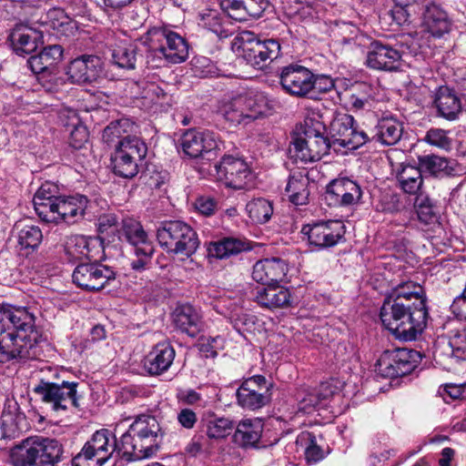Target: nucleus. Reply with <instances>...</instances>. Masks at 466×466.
I'll use <instances>...</instances> for the list:
<instances>
[{
    "instance_id": "nucleus-1",
    "label": "nucleus",
    "mask_w": 466,
    "mask_h": 466,
    "mask_svg": "<svg viewBox=\"0 0 466 466\" xmlns=\"http://www.w3.org/2000/svg\"><path fill=\"white\" fill-rule=\"evenodd\" d=\"M164 432L156 417H137L117 441L106 429L96 431L72 459V466H102L115 451L127 461L152 457L160 447Z\"/></svg>"
},
{
    "instance_id": "nucleus-2",
    "label": "nucleus",
    "mask_w": 466,
    "mask_h": 466,
    "mask_svg": "<svg viewBox=\"0 0 466 466\" xmlns=\"http://www.w3.org/2000/svg\"><path fill=\"white\" fill-rule=\"evenodd\" d=\"M40 339L35 317L25 308H0V363L35 358Z\"/></svg>"
},
{
    "instance_id": "nucleus-3",
    "label": "nucleus",
    "mask_w": 466,
    "mask_h": 466,
    "mask_svg": "<svg viewBox=\"0 0 466 466\" xmlns=\"http://www.w3.org/2000/svg\"><path fill=\"white\" fill-rule=\"evenodd\" d=\"M380 318L382 325L397 339L412 341L426 328L429 312L423 300L414 303L403 299L398 301L385 299Z\"/></svg>"
},
{
    "instance_id": "nucleus-4",
    "label": "nucleus",
    "mask_w": 466,
    "mask_h": 466,
    "mask_svg": "<svg viewBox=\"0 0 466 466\" xmlns=\"http://www.w3.org/2000/svg\"><path fill=\"white\" fill-rule=\"evenodd\" d=\"M62 442L54 438H27L11 451L15 466H57L64 458Z\"/></svg>"
},
{
    "instance_id": "nucleus-5",
    "label": "nucleus",
    "mask_w": 466,
    "mask_h": 466,
    "mask_svg": "<svg viewBox=\"0 0 466 466\" xmlns=\"http://www.w3.org/2000/svg\"><path fill=\"white\" fill-rule=\"evenodd\" d=\"M149 49L147 63L151 67H162L165 62L180 64L188 56V45L185 38L167 28L155 27L147 32Z\"/></svg>"
},
{
    "instance_id": "nucleus-6",
    "label": "nucleus",
    "mask_w": 466,
    "mask_h": 466,
    "mask_svg": "<svg viewBox=\"0 0 466 466\" xmlns=\"http://www.w3.org/2000/svg\"><path fill=\"white\" fill-rule=\"evenodd\" d=\"M160 247L168 254L183 255L190 258L199 246L197 232L181 220H166L157 230Z\"/></svg>"
},
{
    "instance_id": "nucleus-7",
    "label": "nucleus",
    "mask_w": 466,
    "mask_h": 466,
    "mask_svg": "<svg viewBox=\"0 0 466 466\" xmlns=\"http://www.w3.org/2000/svg\"><path fill=\"white\" fill-rule=\"evenodd\" d=\"M325 125L314 118H306L302 136L296 137L293 147L296 157L304 162H315L329 154L330 139L325 135Z\"/></svg>"
},
{
    "instance_id": "nucleus-8",
    "label": "nucleus",
    "mask_w": 466,
    "mask_h": 466,
    "mask_svg": "<svg viewBox=\"0 0 466 466\" xmlns=\"http://www.w3.org/2000/svg\"><path fill=\"white\" fill-rule=\"evenodd\" d=\"M147 147L136 136H126L117 142L111 156V164L115 175L123 178H133L139 172V167L146 157Z\"/></svg>"
},
{
    "instance_id": "nucleus-9",
    "label": "nucleus",
    "mask_w": 466,
    "mask_h": 466,
    "mask_svg": "<svg viewBox=\"0 0 466 466\" xmlns=\"http://www.w3.org/2000/svg\"><path fill=\"white\" fill-rule=\"evenodd\" d=\"M79 382L60 380L56 381L41 380L34 392L41 400L50 404L55 411H66L69 407L80 408L82 394L78 391Z\"/></svg>"
},
{
    "instance_id": "nucleus-10",
    "label": "nucleus",
    "mask_w": 466,
    "mask_h": 466,
    "mask_svg": "<svg viewBox=\"0 0 466 466\" xmlns=\"http://www.w3.org/2000/svg\"><path fill=\"white\" fill-rule=\"evenodd\" d=\"M238 40L242 50V56L246 62L257 69H262L277 59L281 53V45L279 39H260L254 33L243 32Z\"/></svg>"
},
{
    "instance_id": "nucleus-11",
    "label": "nucleus",
    "mask_w": 466,
    "mask_h": 466,
    "mask_svg": "<svg viewBox=\"0 0 466 466\" xmlns=\"http://www.w3.org/2000/svg\"><path fill=\"white\" fill-rule=\"evenodd\" d=\"M269 108L264 96H238L224 103L220 115L232 126L248 125L266 116Z\"/></svg>"
},
{
    "instance_id": "nucleus-12",
    "label": "nucleus",
    "mask_w": 466,
    "mask_h": 466,
    "mask_svg": "<svg viewBox=\"0 0 466 466\" xmlns=\"http://www.w3.org/2000/svg\"><path fill=\"white\" fill-rule=\"evenodd\" d=\"M418 359L419 352L407 348L385 350L375 364V372L382 378L403 377L414 370Z\"/></svg>"
},
{
    "instance_id": "nucleus-13",
    "label": "nucleus",
    "mask_w": 466,
    "mask_h": 466,
    "mask_svg": "<svg viewBox=\"0 0 466 466\" xmlns=\"http://www.w3.org/2000/svg\"><path fill=\"white\" fill-rule=\"evenodd\" d=\"M331 144L348 149H357L369 142V134L358 130L351 115L341 114L333 118L329 125Z\"/></svg>"
},
{
    "instance_id": "nucleus-14",
    "label": "nucleus",
    "mask_w": 466,
    "mask_h": 466,
    "mask_svg": "<svg viewBox=\"0 0 466 466\" xmlns=\"http://www.w3.org/2000/svg\"><path fill=\"white\" fill-rule=\"evenodd\" d=\"M73 282L82 289L99 291L116 279V272L97 261L81 263L74 270Z\"/></svg>"
},
{
    "instance_id": "nucleus-15",
    "label": "nucleus",
    "mask_w": 466,
    "mask_h": 466,
    "mask_svg": "<svg viewBox=\"0 0 466 466\" xmlns=\"http://www.w3.org/2000/svg\"><path fill=\"white\" fill-rule=\"evenodd\" d=\"M183 152L190 158H202L208 161L217 157L218 137L211 131L189 129L181 137Z\"/></svg>"
},
{
    "instance_id": "nucleus-16",
    "label": "nucleus",
    "mask_w": 466,
    "mask_h": 466,
    "mask_svg": "<svg viewBox=\"0 0 466 466\" xmlns=\"http://www.w3.org/2000/svg\"><path fill=\"white\" fill-rule=\"evenodd\" d=\"M218 180L227 187L236 190L247 188L252 181V174L248 164L240 158L224 156L216 166Z\"/></svg>"
},
{
    "instance_id": "nucleus-17",
    "label": "nucleus",
    "mask_w": 466,
    "mask_h": 466,
    "mask_svg": "<svg viewBox=\"0 0 466 466\" xmlns=\"http://www.w3.org/2000/svg\"><path fill=\"white\" fill-rule=\"evenodd\" d=\"M301 232L310 245L322 249L337 245L344 237L345 227L339 220L320 221L303 226Z\"/></svg>"
},
{
    "instance_id": "nucleus-18",
    "label": "nucleus",
    "mask_w": 466,
    "mask_h": 466,
    "mask_svg": "<svg viewBox=\"0 0 466 466\" xmlns=\"http://www.w3.org/2000/svg\"><path fill=\"white\" fill-rule=\"evenodd\" d=\"M104 62L95 55H82L69 62L67 79L71 84L86 85L96 81L103 74Z\"/></svg>"
},
{
    "instance_id": "nucleus-19",
    "label": "nucleus",
    "mask_w": 466,
    "mask_h": 466,
    "mask_svg": "<svg viewBox=\"0 0 466 466\" xmlns=\"http://www.w3.org/2000/svg\"><path fill=\"white\" fill-rule=\"evenodd\" d=\"M313 72L306 66L290 64L283 66L279 73V84L289 95L299 98H309Z\"/></svg>"
},
{
    "instance_id": "nucleus-20",
    "label": "nucleus",
    "mask_w": 466,
    "mask_h": 466,
    "mask_svg": "<svg viewBox=\"0 0 466 466\" xmlns=\"http://www.w3.org/2000/svg\"><path fill=\"white\" fill-rule=\"evenodd\" d=\"M361 197L360 184L346 177L331 180L326 187L325 199L329 206H353L360 203Z\"/></svg>"
},
{
    "instance_id": "nucleus-21",
    "label": "nucleus",
    "mask_w": 466,
    "mask_h": 466,
    "mask_svg": "<svg viewBox=\"0 0 466 466\" xmlns=\"http://www.w3.org/2000/svg\"><path fill=\"white\" fill-rule=\"evenodd\" d=\"M63 52L59 45L47 46L38 55L32 56L28 59V65L35 74L40 75L39 79L42 82L57 80L56 65L62 60Z\"/></svg>"
},
{
    "instance_id": "nucleus-22",
    "label": "nucleus",
    "mask_w": 466,
    "mask_h": 466,
    "mask_svg": "<svg viewBox=\"0 0 466 466\" xmlns=\"http://www.w3.org/2000/svg\"><path fill=\"white\" fill-rule=\"evenodd\" d=\"M253 300L261 308L270 310L292 306L289 289L279 284L257 286L251 290Z\"/></svg>"
},
{
    "instance_id": "nucleus-23",
    "label": "nucleus",
    "mask_w": 466,
    "mask_h": 466,
    "mask_svg": "<svg viewBox=\"0 0 466 466\" xmlns=\"http://www.w3.org/2000/svg\"><path fill=\"white\" fill-rule=\"evenodd\" d=\"M400 58L398 49L375 40L369 46L366 65L374 70L394 71L399 68Z\"/></svg>"
},
{
    "instance_id": "nucleus-24",
    "label": "nucleus",
    "mask_w": 466,
    "mask_h": 466,
    "mask_svg": "<svg viewBox=\"0 0 466 466\" xmlns=\"http://www.w3.org/2000/svg\"><path fill=\"white\" fill-rule=\"evenodd\" d=\"M288 273V264L279 258L258 260L253 266L252 278L261 286L279 284Z\"/></svg>"
},
{
    "instance_id": "nucleus-25",
    "label": "nucleus",
    "mask_w": 466,
    "mask_h": 466,
    "mask_svg": "<svg viewBox=\"0 0 466 466\" xmlns=\"http://www.w3.org/2000/svg\"><path fill=\"white\" fill-rule=\"evenodd\" d=\"M43 37L41 31L18 25L10 32L8 40L16 55L25 56L32 54L39 45H43Z\"/></svg>"
},
{
    "instance_id": "nucleus-26",
    "label": "nucleus",
    "mask_w": 466,
    "mask_h": 466,
    "mask_svg": "<svg viewBox=\"0 0 466 466\" xmlns=\"http://www.w3.org/2000/svg\"><path fill=\"white\" fill-rule=\"evenodd\" d=\"M337 388L329 382L321 383L316 389H306L297 393L299 410L304 413H311L323 409L336 393Z\"/></svg>"
},
{
    "instance_id": "nucleus-27",
    "label": "nucleus",
    "mask_w": 466,
    "mask_h": 466,
    "mask_svg": "<svg viewBox=\"0 0 466 466\" xmlns=\"http://www.w3.org/2000/svg\"><path fill=\"white\" fill-rule=\"evenodd\" d=\"M422 31L434 38H441L449 34L451 21L447 13L437 5H427L421 23Z\"/></svg>"
},
{
    "instance_id": "nucleus-28",
    "label": "nucleus",
    "mask_w": 466,
    "mask_h": 466,
    "mask_svg": "<svg viewBox=\"0 0 466 466\" xmlns=\"http://www.w3.org/2000/svg\"><path fill=\"white\" fill-rule=\"evenodd\" d=\"M175 356L176 351L169 343H158L147 355L144 368L152 376L161 375L170 368Z\"/></svg>"
},
{
    "instance_id": "nucleus-29",
    "label": "nucleus",
    "mask_w": 466,
    "mask_h": 466,
    "mask_svg": "<svg viewBox=\"0 0 466 466\" xmlns=\"http://www.w3.org/2000/svg\"><path fill=\"white\" fill-rule=\"evenodd\" d=\"M88 199L84 195L59 196L57 224H74L84 218Z\"/></svg>"
},
{
    "instance_id": "nucleus-30",
    "label": "nucleus",
    "mask_w": 466,
    "mask_h": 466,
    "mask_svg": "<svg viewBox=\"0 0 466 466\" xmlns=\"http://www.w3.org/2000/svg\"><path fill=\"white\" fill-rule=\"evenodd\" d=\"M433 102L438 116L449 121L456 120L461 113L460 97L455 90L447 86H441L436 90Z\"/></svg>"
},
{
    "instance_id": "nucleus-31",
    "label": "nucleus",
    "mask_w": 466,
    "mask_h": 466,
    "mask_svg": "<svg viewBox=\"0 0 466 466\" xmlns=\"http://www.w3.org/2000/svg\"><path fill=\"white\" fill-rule=\"evenodd\" d=\"M173 322L177 329L195 338L202 329L201 316L190 304L177 306L173 312Z\"/></svg>"
},
{
    "instance_id": "nucleus-32",
    "label": "nucleus",
    "mask_w": 466,
    "mask_h": 466,
    "mask_svg": "<svg viewBox=\"0 0 466 466\" xmlns=\"http://www.w3.org/2000/svg\"><path fill=\"white\" fill-rule=\"evenodd\" d=\"M402 130L401 123L396 118H381L371 134H369V142L376 141L386 146L395 145L400 139Z\"/></svg>"
},
{
    "instance_id": "nucleus-33",
    "label": "nucleus",
    "mask_w": 466,
    "mask_h": 466,
    "mask_svg": "<svg viewBox=\"0 0 466 466\" xmlns=\"http://www.w3.org/2000/svg\"><path fill=\"white\" fill-rule=\"evenodd\" d=\"M233 441L241 448H254L258 443L263 424L260 420H244L236 426Z\"/></svg>"
},
{
    "instance_id": "nucleus-34",
    "label": "nucleus",
    "mask_w": 466,
    "mask_h": 466,
    "mask_svg": "<svg viewBox=\"0 0 466 466\" xmlns=\"http://www.w3.org/2000/svg\"><path fill=\"white\" fill-rule=\"evenodd\" d=\"M199 25L214 33L220 39L228 38L233 34V25L227 16L215 9L206 10L199 15Z\"/></svg>"
},
{
    "instance_id": "nucleus-35",
    "label": "nucleus",
    "mask_w": 466,
    "mask_h": 466,
    "mask_svg": "<svg viewBox=\"0 0 466 466\" xmlns=\"http://www.w3.org/2000/svg\"><path fill=\"white\" fill-rule=\"evenodd\" d=\"M251 248L248 241L238 238H223L216 242H211L208 248V256L223 259L230 256L238 255Z\"/></svg>"
},
{
    "instance_id": "nucleus-36",
    "label": "nucleus",
    "mask_w": 466,
    "mask_h": 466,
    "mask_svg": "<svg viewBox=\"0 0 466 466\" xmlns=\"http://www.w3.org/2000/svg\"><path fill=\"white\" fill-rule=\"evenodd\" d=\"M414 208L420 223L431 226L433 231H436V228L441 229L440 210L433 199L419 193L414 201Z\"/></svg>"
},
{
    "instance_id": "nucleus-37",
    "label": "nucleus",
    "mask_w": 466,
    "mask_h": 466,
    "mask_svg": "<svg viewBox=\"0 0 466 466\" xmlns=\"http://www.w3.org/2000/svg\"><path fill=\"white\" fill-rule=\"evenodd\" d=\"M17 246L22 255L28 256L35 251L43 240V233L38 226L17 224Z\"/></svg>"
},
{
    "instance_id": "nucleus-38",
    "label": "nucleus",
    "mask_w": 466,
    "mask_h": 466,
    "mask_svg": "<svg viewBox=\"0 0 466 466\" xmlns=\"http://www.w3.org/2000/svg\"><path fill=\"white\" fill-rule=\"evenodd\" d=\"M309 179L304 172H294L289 176L285 190L292 204L299 206L308 203L309 196Z\"/></svg>"
},
{
    "instance_id": "nucleus-39",
    "label": "nucleus",
    "mask_w": 466,
    "mask_h": 466,
    "mask_svg": "<svg viewBox=\"0 0 466 466\" xmlns=\"http://www.w3.org/2000/svg\"><path fill=\"white\" fill-rule=\"evenodd\" d=\"M3 427H9L10 434L6 432L3 434L4 438L14 436L15 431H22L27 426L25 413L21 410L18 403L12 400H7L5 404L1 415Z\"/></svg>"
},
{
    "instance_id": "nucleus-40",
    "label": "nucleus",
    "mask_w": 466,
    "mask_h": 466,
    "mask_svg": "<svg viewBox=\"0 0 466 466\" xmlns=\"http://www.w3.org/2000/svg\"><path fill=\"white\" fill-rule=\"evenodd\" d=\"M118 234L120 239H125L134 248L143 247L144 244H152L140 222L132 218H122Z\"/></svg>"
},
{
    "instance_id": "nucleus-41",
    "label": "nucleus",
    "mask_w": 466,
    "mask_h": 466,
    "mask_svg": "<svg viewBox=\"0 0 466 466\" xmlns=\"http://www.w3.org/2000/svg\"><path fill=\"white\" fill-rule=\"evenodd\" d=\"M418 164L421 170L431 175L444 174L446 176L456 175V164L454 161L434 154L418 157Z\"/></svg>"
},
{
    "instance_id": "nucleus-42",
    "label": "nucleus",
    "mask_w": 466,
    "mask_h": 466,
    "mask_svg": "<svg viewBox=\"0 0 466 466\" xmlns=\"http://www.w3.org/2000/svg\"><path fill=\"white\" fill-rule=\"evenodd\" d=\"M202 423L209 439H224L236 426L235 421L229 418L218 417L214 413H207L202 419Z\"/></svg>"
},
{
    "instance_id": "nucleus-43",
    "label": "nucleus",
    "mask_w": 466,
    "mask_h": 466,
    "mask_svg": "<svg viewBox=\"0 0 466 466\" xmlns=\"http://www.w3.org/2000/svg\"><path fill=\"white\" fill-rule=\"evenodd\" d=\"M385 299H390L392 301H398L400 299H403L409 302L414 303L423 300L424 305L427 303L424 289L413 281L400 283Z\"/></svg>"
},
{
    "instance_id": "nucleus-44",
    "label": "nucleus",
    "mask_w": 466,
    "mask_h": 466,
    "mask_svg": "<svg viewBox=\"0 0 466 466\" xmlns=\"http://www.w3.org/2000/svg\"><path fill=\"white\" fill-rule=\"evenodd\" d=\"M136 128L135 124L128 118L112 121L103 131L102 139L108 146H116L119 140L130 134Z\"/></svg>"
},
{
    "instance_id": "nucleus-45",
    "label": "nucleus",
    "mask_w": 466,
    "mask_h": 466,
    "mask_svg": "<svg viewBox=\"0 0 466 466\" xmlns=\"http://www.w3.org/2000/svg\"><path fill=\"white\" fill-rule=\"evenodd\" d=\"M397 180L401 189L410 195L417 194L422 187L421 169L413 166L402 167L397 174Z\"/></svg>"
},
{
    "instance_id": "nucleus-46",
    "label": "nucleus",
    "mask_w": 466,
    "mask_h": 466,
    "mask_svg": "<svg viewBox=\"0 0 466 466\" xmlns=\"http://www.w3.org/2000/svg\"><path fill=\"white\" fill-rule=\"evenodd\" d=\"M69 122L65 125L72 127L69 130V146L75 149H81L88 141L89 133L86 126H84L77 116L76 111L67 110Z\"/></svg>"
},
{
    "instance_id": "nucleus-47",
    "label": "nucleus",
    "mask_w": 466,
    "mask_h": 466,
    "mask_svg": "<svg viewBox=\"0 0 466 466\" xmlns=\"http://www.w3.org/2000/svg\"><path fill=\"white\" fill-rule=\"evenodd\" d=\"M45 24L61 35H67L75 28L73 19L60 7H54L47 11Z\"/></svg>"
},
{
    "instance_id": "nucleus-48",
    "label": "nucleus",
    "mask_w": 466,
    "mask_h": 466,
    "mask_svg": "<svg viewBox=\"0 0 466 466\" xmlns=\"http://www.w3.org/2000/svg\"><path fill=\"white\" fill-rule=\"evenodd\" d=\"M143 98L159 111H167L172 105V96L155 83L147 84L143 90Z\"/></svg>"
},
{
    "instance_id": "nucleus-49",
    "label": "nucleus",
    "mask_w": 466,
    "mask_h": 466,
    "mask_svg": "<svg viewBox=\"0 0 466 466\" xmlns=\"http://www.w3.org/2000/svg\"><path fill=\"white\" fill-rule=\"evenodd\" d=\"M253 391L254 390L243 389L240 385L236 392L238 404L245 410H258L270 403L262 392Z\"/></svg>"
},
{
    "instance_id": "nucleus-50",
    "label": "nucleus",
    "mask_w": 466,
    "mask_h": 466,
    "mask_svg": "<svg viewBox=\"0 0 466 466\" xmlns=\"http://www.w3.org/2000/svg\"><path fill=\"white\" fill-rule=\"evenodd\" d=\"M246 210L252 221L258 224L268 222L273 214L271 203L265 198H256L249 201L246 206Z\"/></svg>"
},
{
    "instance_id": "nucleus-51",
    "label": "nucleus",
    "mask_w": 466,
    "mask_h": 466,
    "mask_svg": "<svg viewBox=\"0 0 466 466\" xmlns=\"http://www.w3.org/2000/svg\"><path fill=\"white\" fill-rule=\"evenodd\" d=\"M112 59L121 68L134 69L137 63V47L132 44L120 45L113 50Z\"/></svg>"
},
{
    "instance_id": "nucleus-52",
    "label": "nucleus",
    "mask_w": 466,
    "mask_h": 466,
    "mask_svg": "<svg viewBox=\"0 0 466 466\" xmlns=\"http://www.w3.org/2000/svg\"><path fill=\"white\" fill-rule=\"evenodd\" d=\"M58 205L59 197L48 199L47 201L34 203L35 210L41 220L56 224H57V218H59L58 216L56 217L59 209Z\"/></svg>"
},
{
    "instance_id": "nucleus-53",
    "label": "nucleus",
    "mask_w": 466,
    "mask_h": 466,
    "mask_svg": "<svg viewBox=\"0 0 466 466\" xmlns=\"http://www.w3.org/2000/svg\"><path fill=\"white\" fill-rule=\"evenodd\" d=\"M335 87L334 79L327 75H315L311 78L309 98L319 99L320 95L331 91Z\"/></svg>"
},
{
    "instance_id": "nucleus-54",
    "label": "nucleus",
    "mask_w": 466,
    "mask_h": 466,
    "mask_svg": "<svg viewBox=\"0 0 466 466\" xmlns=\"http://www.w3.org/2000/svg\"><path fill=\"white\" fill-rule=\"evenodd\" d=\"M243 389L254 390L253 392H262L271 401L273 382L268 381L262 375H254L243 380L241 383Z\"/></svg>"
},
{
    "instance_id": "nucleus-55",
    "label": "nucleus",
    "mask_w": 466,
    "mask_h": 466,
    "mask_svg": "<svg viewBox=\"0 0 466 466\" xmlns=\"http://www.w3.org/2000/svg\"><path fill=\"white\" fill-rule=\"evenodd\" d=\"M154 251L153 244H144L143 247L135 248L134 252L137 258L131 261L132 269L136 271L145 269L147 264L150 263Z\"/></svg>"
},
{
    "instance_id": "nucleus-56",
    "label": "nucleus",
    "mask_w": 466,
    "mask_h": 466,
    "mask_svg": "<svg viewBox=\"0 0 466 466\" xmlns=\"http://www.w3.org/2000/svg\"><path fill=\"white\" fill-rule=\"evenodd\" d=\"M424 141L442 149H448L451 145V139L448 137V131L441 128L429 129L424 137Z\"/></svg>"
},
{
    "instance_id": "nucleus-57",
    "label": "nucleus",
    "mask_w": 466,
    "mask_h": 466,
    "mask_svg": "<svg viewBox=\"0 0 466 466\" xmlns=\"http://www.w3.org/2000/svg\"><path fill=\"white\" fill-rule=\"evenodd\" d=\"M245 0H224L221 6L228 16L236 21H247L245 15Z\"/></svg>"
},
{
    "instance_id": "nucleus-58",
    "label": "nucleus",
    "mask_w": 466,
    "mask_h": 466,
    "mask_svg": "<svg viewBox=\"0 0 466 466\" xmlns=\"http://www.w3.org/2000/svg\"><path fill=\"white\" fill-rule=\"evenodd\" d=\"M245 15L248 17L258 18L269 5L268 0H245Z\"/></svg>"
},
{
    "instance_id": "nucleus-59",
    "label": "nucleus",
    "mask_w": 466,
    "mask_h": 466,
    "mask_svg": "<svg viewBox=\"0 0 466 466\" xmlns=\"http://www.w3.org/2000/svg\"><path fill=\"white\" fill-rule=\"evenodd\" d=\"M195 208L200 214L209 217L216 212L218 202L209 196H201L196 199Z\"/></svg>"
},
{
    "instance_id": "nucleus-60",
    "label": "nucleus",
    "mask_w": 466,
    "mask_h": 466,
    "mask_svg": "<svg viewBox=\"0 0 466 466\" xmlns=\"http://www.w3.org/2000/svg\"><path fill=\"white\" fill-rule=\"evenodd\" d=\"M97 228L101 234L114 232L115 230L118 232L117 216L113 213L101 215L98 218Z\"/></svg>"
},
{
    "instance_id": "nucleus-61",
    "label": "nucleus",
    "mask_w": 466,
    "mask_h": 466,
    "mask_svg": "<svg viewBox=\"0 0 466 466\" xmlns=\"http://www.w3.org/2000/svg\"><path fill=\"white\" fill-rule=\"evenodd\" d=\"M309 445L305 450V457L309 462H317L323 458V450L317 444L316 437L312 433L307 434Z\"/></svg>"
},
{
    "instance_id": "nucleus-62",
    "label": "nucleus",
    "mask_w": 466,
    "mask_h": 466,
    "mask_svg": "<svg viewBox=\"0 0 466 466\" xmlns=\"http://www.w3.org/2000/svg\"><path fill=\"white\" fill-rule=\"evenodd\" d=\"M57 193V188L56 186L50 183H45L43 184L36 193L34 196L33 203H37L40 201H47L51 198H56L58 196L56 194Z\"/></svg>"
},
{
    "instance_id": "nucleus-63",
    "label": "nucleus",
    "mask_w": 466,
    "mask_h": 466,
    "mask_svg": "<svg viewBox=\"0 0 466 466\" xmlns=\"http://www.w3.org/2000/svg\"><path fill=\"white\" fill-rule=\"evenodd\" d=\"M177 420L183 427H185L187 429H191L194 427V425L197 421V415L190 409H183L178 413Z\"/></svg>"
},
{
    "instance_id": "nucleus-64",
    "label": "nucleus",
    "mask_w": 466,
    "mask_h": 466,
    "mask_svg": "<svg viewBox=\"0 0 466 466\" xmlns=\"http://www.w3.org/2000/svg\"><path fill=\"white\" fill-rule=\"evenodd\" d=\"M348 103L352 110L359 111L363 110L367 105L370 104V95L362 94V96L350 95Z\"/></svg>"
}]
</instances>
